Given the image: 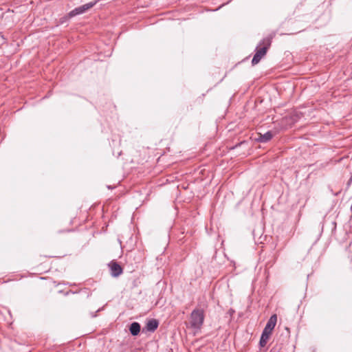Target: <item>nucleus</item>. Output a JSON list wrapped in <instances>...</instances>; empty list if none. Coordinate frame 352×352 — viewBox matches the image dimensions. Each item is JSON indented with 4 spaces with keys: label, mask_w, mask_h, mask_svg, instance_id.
<instances>
[{
    "label": "nucleus",
    "mask_w": 352,
    "mask_h": 352,
    "mask_svg": "<svg viewBox=\"0 0 352 352\" xmlns=\"http://www.w3.org/2000/svg\"><path fill=\"white\" fill-rule=\"evenodd\" d=\"M129 331L133 336L138 335L140 331V324L137 322L131 323Z\"/></svg>",
    "instance_id": "8"
},
{
    "label": "nucleus",
    "mask_w": 352,
    "mask_h": 352,
    "mask_svg": "<svg viewBox=\"0 0 352 352\" xmlns=\"http://www.w3.org/2000/svg\"><path fill=\"white\" fill-rule=\"evenodd\" d=\"M277 322V316L276 314H273L271 316L270 319L268 320L265 327L264 328V331L272 333L273 329H274L276 324Z\"/></svg>",
    "instance_id": "5"
},
{
    "label": "nucleus",
    "mask_w": 352,
    "mask_h": 352,
    "mask_svg": "<svg viewBox=\"0 0 352 352\" xmlns=\"http://www.w3.org/2000/svg\"><path fill=\"white\" fill-rule=\"evenodd\" d=\"M271 334L272 333L270 332L265 331L264 330L263 331L259 342L261 347H264L267 344Z\"/></svg>",
    "instance_id": "7"
},
{
    "label": "nucleus",
    "mask_w": 352,
    "mask_h": 352,
    "mask_svg": "<svg viewBox=\"0 0 352 352\" xmlns=\"http://www.w3.org/2000/svg\"><path fill=\"white\" fill-rule=\"evenodd\" d=\"M111 274L113 277H118L122 274L123 270L117 262H111L109 264Z\"/></svg>",
    "instance_id": "4"
},
{
    "label": "nucleus",
    "mask_w": 352,
    "mask_h": 352,
    "mask_svg": "<svg viewBox=\"0 0 352 352\" xmlns=\"http://www.w3.org/2000/svg\"><path fill=\"white\" fill-rule=\"evenodd\" d=\"M98 2V0H96L94 2H89L88 3L84 4L81 6H79L78 8H76L75 9L72 10L68 14L69 17H73L78 14H81L93 8L97 3Z\"/></svg>",
    "instance_id": "3"
},
{
    "label": "nucleus",
    "mask_w": 352,
    "mask_h": 352,
    "mask_svg": "<svg viewBox=\"0 0 352 352\" xmlns=\"http://www.w3.org/2000/svg\"><path fill=\"white\" fill-rule=\"evenodd\" d=\"M271 45L270 38H263L256 49V53L252 60V64L255 65L258 64L261 59L266 54L267 50Z\"/></svg>",
    "instance_id": "2"
},
{
    "label": "nucleus",
    "mask_w": 352,
    "mask_h": 352,
    "mask_svg": "<svg viewBox=\"0 0 352 352\" xmlns=\"http://www.w3.org/2000/svg\"><path fill=\"white\" fill-rule=\"evenodd\" d=\"M205 319L204 310L201 308L195 309L190 314L189 319V327L195 332L200 331Z\"/></svg>",
    "instance_id": "1"
},
{
    "label": "nucleus",
    "mask_w": 352,
    "mask_h": 352,
    "mask_svg": "<svg viewBox=\"0 0 352 352\" xmlns=\"http://www.w3.org/2000/svg\"><path fill=\"white\" fill-rule=\"evenodd\" d=\"M159 322L156 319H150L146 324V329L148 331L154 332L158 327Z\"/></svg>",
    "instance_id": "6"
},
{
    "label": "nucleus",
    "mask_w": 352,
    "mask_h": 352,
    "mask_svg": "<svg viewBox=\"0 0 352 352\" xmlns=\"http://www.w3.org/2000/svg\"><path fill=\"white\" fill-rule=\"evenodd\" d=\"M273 137V133L271 131H267L265 133L261 135L259 140L261 142H267L270 141Z\"/></svg>",
    "instance_id": "9"
}]
</instances>
